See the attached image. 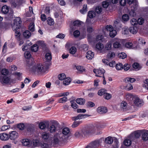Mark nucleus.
<instances>
[{"instance_id":"obj_1","label":"nucleus","mask_w":148,"mask_h":148,"mask_svg":"<svg viewBox=\"0 0 148 148\" xmlns=\"http://www.w3.org/2000/svg\"><path fill=\"white\" fill-rule=\"evenodd\" d=\"M34 62L29 61L27 65L29 67H31V71L38 75L42 74L44 73L47 70L49 67V64L45 63L43 65L39 64L37 66H34Z\"/></svg>"},{"instance_id":"obj_2","label":"nucleus","mask_w":148,"mask_h":148,"mask_svg":"<svg viewBox=\"0 0 148 148\" xmlns=\"http://www.w3.org/2000/svg\"><path fill=\"white\" fill-rule=\"evenodd\" d=\"M60 135L59 132L57 133L54 135L52 143L54 147L58 146L62 143V141H65Z\"/></svg>"},{"instance_id":"obj_3","label":"nucleus","mask_w":148,"mask_h":148,"mask_svg":"<svg viewBox=\"0 0 148 148\" xmlns=\"http://www.w3.org/2000/svg\"><path fill=\"white\" fill-rule=\"evenodd\" d=\"M91 132V131L88 129H84L77 131L74 134L76 138H81L83 137V135H85Z\"/></svg>"},{"instance_id":"obj_4","label":"nucleus","mask_w":148,"mask_h":148,"mask_svg":"<svg viewBox=\"0 0 148 148\" xmlns=\"http://www.w3.org/2000/svg\"><path fill=\"white\" fill-rule=\"evenodd\" d=\"M103 138H101L98 140H96L90 143L86 148H97L102 143Z\"/></svg>"},{"instance_id":"obj_5","label":"nucleus","mask_w":148,"mask_h":148,"mask_svg":"<svg viewBox=\"0 0 148 148\" xmlns=\"http://www.w3.org/2000/svg\"><path fill=\"white\" fill-rule=\"evenodd\" d=\"M59 134L65 140L67 139L70 136V130L67 127H65L62 130L61 132H59Z\"/></svg>"},{"instance_id":"obj_6","label":"nucleus","mask_w":148,"mask_h":148,"mask_svg":"<svg viewBox=\"0 0 148 148\" xmlns=\"http://www.w3.org/2000/svg\"><path fill=\"white\" fill-rule=\"evenodd\" d=\"M60 125L59 123L56 121H53L48 128V130L50 133H53L55 132L58 128H59Z\"/></svg>"},{"instance_id":"obj_7","label":"nucleus","mask_w":148,"mask_h":148,"mask_svg":"<svg viewBox=\"0 0 148 148\" xmlns=\"http://www.w3.org/2000/svg\"><path fill=\"white\" fill-rule=\"evenodd\" d=\"M21 23L22 21L20 18L16 17L14 20L13 24L12 25L13 30L19 29L21 27Z\"/></svg>"},{"instance_id":"obj_8","label":"nucleus","mask_w":148,"mask_h":148,"mask_svg":"<svg viewBox=\"0 0 148 148\" xmlns=\"http://www.w3.org/2000/svg\"><path fill=\"white\" fill-rule=\"evenodd\" d=\"M41 137L45 141L50 142L52 138L51 135L49 132H43L41 134Z\"/></svg>"},{"instance_id":"obj_9","label":"nucleus","mask_w":148,"mask_h":148,"mask_svg":"<svg viewBox=\"0 0 148 148\" xmlns=\"http://www.w3.org/2000/svg\"><path fill=\"white\" fill-rule=\"evenodd\" d=\"M105 29L109 32L110 36L112 37H114L116 35V31L114 29L112 26L111 25H107Z\"/></svg>"},{"instance_id":"obj_10","label":"nucleus","mask_w":148,"mask_h":148,"mask_svg":"<svg viewBox=\"0 0 148 148\" xmlns=\"http://www.w3.org/2000/svg\"><path fill=\"white\" fill-rule=\"evenodd\" d=\"M90 115L87 114H80L76 116L73 117L72 119L73 121H76L77 120L84 119L87 117H88Z\"/></svg>"},{"instance_id":"obj_11","label":"nucleus","mask_w":148,"mask_h":148,"mask_svg":"<svg viewBox=\"0 0 148 148\" xmlns=\"http://www.w3.org/2000/svg\"><path fill=\"white\" fill-rule=\"evenodd\" d=\"M93 72L96 74V76L97 77H101L100 76L103 75L104 76V73L105 72V70L102 69H94L93 70Z\"/></svg>"},{"instance_id":"obj_12","label":"nucleus","mask_w":148,"mask_h":148,"mask_svg":"<svg viewBox=\"0 0 148 148\" xmlns=\"http://www.w3.org/2000/svg\"><path fill=\"white\" fill-rule=\"evenodd\" d=\"M142 139L145 141L148 140V130H142L141 133Z\"/></svg>"},{"instance_id":"obj_13","label":"nucleus","mask_w":148,"mask_h":148,"mask_svg":"<svg viewBox=\"0 0 148 148\" xmlns=\"http://www.w3.org/2000/svg\"><path fill=\"white\" fill-rule=\"evenodd\" d=\"M10 80V78L7 76L0 75V82L3 84L8 83Z\"/></svg>"},{"instance_id":"obj_14","label":"nucleus","mask_w":148,"mask_h":148,"mask_svg":"<svg viewBox=\"0 0 148 148\" xmlns=\"http://www.w3.org/2000/svg\"><path fill=\"white\" fill-rule=\"evenodd\" d=\"M97 112L100 114L106 113L108 111L107 108L105 107H99L97 109Z\"/></svg>"},{"instance_id":"obj_15","label":"nucleus","mask_w":148,"mask_h":148,"mask_svg":"<svg viewBox=\"0 0 148 148\" xmlns=\"http://www.w3.org/2000/svg\"><path fill=\"white\" fill-rule=\"evenodd\" d=\"M9 139L15 140L18 137V133L15 131H12L9 132Z\"/></svg>"},{"instance_id":"obj_16","label":"nucleus","mask_w":148,"mask_h":148,"mask_svg":"<svg viewBox=\"0 0 148 148\" xmlns=\"http://www.w3.org/2000/svg\"><path fill=\"white\" fill-rule=\"evenodd\" d=\"M9 139L8 134L5 133L0 134V139L2 141H7Z\"/></svg>"},{"instance_id":"obj_17","label":"nucleus","mask_w":148,"mask_h":148,"mask_svg":"<svg viewBox=\"0 0 148 148\" xmlns=\"http://www.w3.org/2000/svg\"><path fill=\"white\" fill-rule=\"evenodd\" d=\"M121 41L120 39H118L116 41H114L113 44L114 48H120L121 47V44L120 43Z\"/></svg>"},{"instance_id":"obj_18","label":"nucleus","mask_w":148,"mask_h":148,"mask_svg":"<svg viewBox=\"0 0 148 148\" xmlns=\"http://www.w3.org/2000/svg\"><path fill=\"white\" fill-rule=\"evenodd\" d=\"M143 101L138 98H136L134 100V103L136 106H140L143 104Z\"/></svg>"},{"instance_id":"obj_19","label":"nucleus","mask_w":148,"mask_h":148,"mask_svg":"<svg viewBox=\"0 0 148 148\" xmlns=\"http://www.w3.org/2000/svg\"><path fill=\"white\" fill-rule=\"evenodd\" d=\"M94 55L93 52L91 51H89L86 53V57L88 59H91L94 57Z\"/></svg>"},{"instance_id":"obj_20","label":"nucleus","mask_w":148,"mask_h":148,"mask_svg":"<svg viewBox=\"0 0 148 148\" xmlns=\"http://www.w3.org/2000/svg\"><path fill=\"white\" fill-rule=\"evenodd\" d=\"M113 141L112 138L108 136L106 138L105 140V143L108 144H111Z\"/></svg>"},{"instance_id":"obj_21","label":"nucleus","mask_w":148,"mask_h":148,"mask_svg":"<svg viewBox=\"0 0 148 148\" xmlns=\"http://www.w3.org/2000/svg\"><path fill=\"white\" fill-rule=\"evenodd\" d=\"M129 29L130 32L133 34H136L138 31L137 27L135 26L130 27Z\"/></svg>"},{"instance_id":"obj_22","label":"nucleus","mask_w":148,"mask_h":148,"mask_svg":"<svg viewBox=\"0 0 148 148\" xmlns=\"http://www.w3.org/2000/svg\"><path fill=\"white\" fill-rule=\"evenodd\" d=\"M127 104L124 101H123L121 102L120 104V107L121 110H125L127 108Z\"/></svg>"},{"instance_id":"obj_23","label":"nucleus","mask_w":148,"mask_h":148,"mask_svg":"<svg viewBox=\"0 0 148 148\" xmlns=\"http://www.w3.org/2000/svg\"><path fill=\"white\" fill-rule=\"evenodd\" d=\"M76 102L78 104L80 105H84L85 102V100L83 98H77L76 101Z\"/></svg>"},{"instance_id":"obj_24","label":"nucleus","mask_w":148,"mask_h":148,"mask_svg":"<svg viewBox=\"0 0 148 148\" xmlns=\"http://www.w3.org/2000/svg\"><path fill=\"white\" fill-rule=\"evenodd\" d=\"M23 145L29 147L31 145L29 140L28 139H24L22 141Z\"/></svg>"},{"instance_id":"obj_25","label":"nucleus","mask_w":148,"mask_h":148,"mask_svg":"<svg viewBox=\"0 0 148 148\" xmlns=\"http://www.w3.org/2000/svg\"><path fill=\"white\" fill-rule=\"evenodd\" d=\"M142 130H138L134 132L133 134L136 138H138L141 135Z\"/></svg>"},{"instance_id":"obj_26","label":"nucleus","mask_w":148,"mask_h":148,"mask_svg":"<svg viewBox=\"0 0 148 148\" xmlns=\"http://www.w3.org/2000/svg\"><path fill=\"white\" fill-rule=\"evenodd\" d=\"M71 81V79L69 78L68 77L65 78L63 81V84L65 86H66L69 85Z\"/></svg>"},{"instance_id":"obj_27","label":"nucleus","mask_w":148,"mask_h":148,"mask_svg":"<svg viewBox=\"0 0 148 148\" xmlns=\"http://www.w3.org/2000/svg\"><path fill=\"white\" fill-rule=\"evenodd\" d=\"M124 81L126 83H127V82L132 83L134 82L136 80L133 78L127 77L125 79Z\"/></svg>"},{"instance_id":"obj_28","label":"nucleus","mask_w":148,"mask_h":148,"mask_svg":"<svg viewBox=\"0 0 148 148\" xmlns=\"http://www.w3.org/2000/svg\"><path fill=\"white\" fill-rule=\"evenodd\" d=\"M9 11V8L6 5L3 6L1 8V11L4 14H7Z\"/></svg>"},{"instance_id":"obj_29","label":"nucleus","mask_w":148,"mask_h":148,"mask_svg":"<svg viewBox=\"0 0 148 148\" xmlns=\"http://www.w3.org/2000/svg\"><path fill=\"white\" fill-rule=\"evenodd\" d=\"M124 45L126 48L129 49H132L133 47L132 43L131 42H126Z\"/></svg>"},{"instance_id":"obj_30","label":"nucleus","mask_w":148,"mask_h":148,"mask_svg":"<svg viewBox=\"0 0 148 148\" xmlns=\"http://www.w3.org/2000/svg\"><path fill=\"white\" fill-rule=\"evenodd\" d=\"M87 11V7L86 4L83 5V8L80 10V12L83 14L85 13Z\"/></svg>"},{"instance_id":"obj_31","label":"nucleus","mask_w":148,"mask_h":148,"mask_svg":"<svg viewBox=\"0 0 148 148\" xmlns=\"http://www.w3.org/2000/svg\"><path fill=\"white\" fill-rule=\"evenodd\" d=\"M110 1L109 0L103 1L102 3V6L104 8H107L109 5Z\"/></svg>"},{"instance_id":"obj_32","label":"nucleus","mask_w":148,"mask_h":148,"mask_svg":"<svg viewBox=\"0 0 148 148\" xmlns=\"http://www.w3.org/2000/svg\"><path fill=\"white\" fill-rule=\"evenodd\" d=\"M23 35L25 38H29L31 36V34L29 31L26 30L24 32Z\"/></svg>"},{"instance_id":"obj_33","label":"nucleus","mask_w":148,"mask_h":148,"mask_svg":"<svg viewBox=\"0 0 148 148\" xmlns=\"http://www.w3.org/2000/svg\"><path fill=\"white\" fill-rule=\"evenodd\" d=\"M81 121H75L72 125V127L73 128H75L77 127L80 123H82Z\"/></svg>"},{"instance_id":"obj_34","label":"nucleus","mask_w":148,"mask_h":148,"mask_svg":"<svg viewBox=\"0 0 148 148\" xmlns=\"http://www.w3.org/2000/svg\"><path fill=\"white\" fill-rule=\"evenodd\" d=\"M77 51V49L75 47H72L69 50V53L72 54H75Z\"/></svg>"},{"instance_id":"obj_35","label":"nucleus","mask_w":148,"mask_h":148,"mask_svg":"<svg viewBox=\"0 0 148 148\" xmlns=\"http://www.w3.org/2000/svg\"><path fill=\"white\" fill-rule=\"evenodd\" d=\"M38 47L37 45L34 44L31 47V50L34 52H36L38 51Z\"/></svg>"},{"instance_id":"obj_36","label":"nucleus","mask_w":148,"mask_h":148,"mask_svg":"<svg viewBox=\"0 0 148 148\" xmlns=\"http://www.w3.org/2000/svg\"><path fill=\"white\" fill-rule=\"evenodd\" d=\"M129 18V16L127 14H124L122 16V20L124 21H127Z\"/></svg>"},{"instance_id":"obj_37","label":"nucleus","mask_w":148,"mask_h":148,"mask_svg":"<svg viewBox=\"0 0 148 148\" xmlns=\"http://www.w3.org/2000/svg\"><path fill=\"white\" fill-rule=\"evenodd\" d=\"M112 48V43L110 42H108L106 45L105 49L107 50L111 49Z\"/></svg>"},{"instance_id":"obj_38","label":"nucleus","mask_w":148,"mask_h":148,"mask_svg":"<svg viewBox=\"0 0 148 148\" xmlns=\"http://www.w3.org/2000/svg\"><path fill=\"white\" fill-rule=\"evenodd\" d=\"M47 22L48 24L50 26L53 25L54 23L53 20L50 17L48 18Z\"/></svg>"},{"instance_id":"obj_39","label":"nucleus","mask_w":148,"mask_h":148,"mask_svg":"<svg viewBox=\"0 0 148 148\" xmlns=\"http://www.w3.org/2000/svg\"><path fill=\"white\" fill-rule=\"evenodd\" d=\"M128 84L125 86V89L127 90H130L132 89L133 88L132 86L130 83L127 82Z\"/></svg>"},{"instance_id":"obj_40","label":"nucleus","mask_w":148,"mask_h":148,"mask_svg":"<svg viewBox=\"0 0 148 148\" xmlns=\"http://www.w3.org/2000/svg\"><path fill=\"white\" fill-rule=\"evenodd\" d=\"M45 57L46 60L47 61H49L51 60L52 59L51 54L49 53H46Z\"/></svg>"},{"instance_id":"obj_41","label":"nucleus","mask_w":148,"mask_h":148,"mask_svg":"<svg viewBox=\"0 0 148 148\" xmlns=\"http://www.w3.org/2000/svg\"><path fill=\"white\" fill-rule=\"evenodd\" d=\"M88 16L90 18H92L95 16V12L93 11H89L88 13Z\"/></svg>"},{"instance_id":"obj_42","label":"nucleus","mask_w":148,"mask_h":148,"mask_svg":"<svg viewBox=\"0 0 148 148\" xmlns=\"http://www.w3.org/2000/svg\"><path fill=\"white\" fill-rule=\"evenodd\" d=\"M131 143V140L129 139H127L125 140L124 141V145L127 146H128L130 145Z\"/></svg>"},{"instance_id":"obj_43","label":"nucleus","mask_w":148,"mask_h":148,"mask_svg":"<svg viewBox=\"0 0 148 148\" xmlns=\"http://www.w3.org/2000/svg\"><path fill=\"white\" fill-rule=\"evenodd\" d=\"M103 45L100 43H97L96 46V48L99 50H101L103 48Z\"/></svg>"},{"instance_id":"obj_44","label":"nucleus","mask_w":148,"mask_h":148,"mask_svg":"<svg viewBox=\"0 0 148 148\" xmlns=\"http://www.w3.org/2000/svg\"><path fill=\"white\" fill-rule=\"evenodd\" d=\"M116 68L118 70H121L123 69V65L121 63H118L116 64Z\"/></svg>"},{"instance_id":"obj_45","label":"nucleus","mask_w":148,"mask_h":148,"mask_svg":"<svg viewBox=\"0 0 148 148\" xmlns=\"http://www.w3.org/2000/svg\"><path fill=\"white\" fill-rule=\"evenodd\" d=\"M115 54L114 52H110L107 55V57L109 58L112 59L114 58Z\"/></svg>"},{"instance_id":"obj_46","label":"nucleus","mask_w":148,"mask_h":148,"mask_svg":"<svg viewBox=\"0 0 148 148\" xmlns=\"http://www.w3.org/2000/svg\"><path fill=\"white\" fill-rule=\"evenodd\" d=\"M67 100V98L66 97H64L59 99L58 102L60 103H63L66 102Z\"/></svg>"},{"instance_id":"obj_47","label":"nucleus","mask_w":148,"mask_h":148,"mask_svg":"<svg viewBox=\"0 0 148 148\" xmlns=\"http://www.w3.org/2000/svg\"><path fill=\"white\" fill-rule=\"evenodd\" d=\"M29 29L31 32H33L34 31V23H32L30 24Z\"/></svg>"},{"instance_id":"obj_48","label":"nucleus","mask_w":148,"mask_h":148,"mask_svg":"<svg viewBox=\"0 0 148 148\" xmlns=\"http://www.w3.org/2000/svg\"><path fill=\"white\" fill-rule=\"evenodd\" d=\"M102 11V9L101 7L98 6L96 7L95 11L97 14L100 13Z\"/></svg>"},{"instance_id":"obj_49","label":"nucleus","mask_w":148,"mask_h":148,"mask_svg":"<svg viewBox=\"0 0 148 148\" xmlns=\"http://www.w3.org/2000/svg\"><path fill=\"white\" fill-rule=\"evenodd\" d=\"M58 78L60 80H64L66 78V75L64 73L60 74L58 75Z\"/></svg>"},{"instance_id":"obj_50","label":"nucleus","mask_w":148,"mask_h":148,"mask_svg":"<svg viewBox=\"0 0 148 148\" xmlns=\"http://www.w3.org/2000/svg\"><path fill=\"white\" fill-rule=\"evenodd\" d=\"M17 127L20 130H22L24 129L25 126L23 123H19L17 125Z\"/></svg>"},{"instance_id":"obj_51","label":"nucleus","mask_w":148,"mask_h":148,"mask_svg":"<svg viewBox=\"0 0 148 148\" xmlns=\"http://www.w3.org/2000/svg\"><path fill=\"white\" fill-rule=\"evenodd\" d=\"M143 87L146 89L147 90H148V79H146L144 81V84L143 85Z\"/></svg>"},{"instance_id":"obj_52","label":"nucleus","mask_w":148,"mask_h":148,"mask_svg":"<svg viewBox=\"0 0 148 148\" xmlns=\"http://www.w3.org/2000/svg\"><path fill=\"white\" fill-rule=\"evenodd\" d=\"M112 96L111 94L109 93H105L104 95V97L105 99H109L111 98Z\"/></svg>"},{"instance_id":"obj_53","label":"nucleus","mask_w":148,"mask_h":148,"mask_svg":"<svg viewBox=\"0 0 148 148\" xmlns=\"http://www.w3.org/2000/svg\"><path fill=\"white\" fill-rule=\"evenodd\" d=\"M70 103H71V107L74 109H76L78 107V106L75 102H74L73 101H71Z\"/></svg>"},{"instance_id":"obj_54","label":"nucleus","mask_w":148,"mask_h":148,"mask_svg":"<svg viewBox=\"0 0 148 148\" xmlns=\"http://www.w3.org/2000/svg\"><path fill=\"white\" fill-rule=\"evenodd\" d=\"M39 127L41 129L43 130L45 128L46 125L45 123L41 122L39 124Z\"/></svg>"},{"instance_id":"obj_55","label":"nucleus","mask_w":148,"mask_h":148,"mask_svg":"<svg viewBox=\"0 0 148 148\" xmlns=\"http://www.w3.org/2000/svg\"><path fill=\"white\" fill-rule=\"evenodd\" d=\"M8 70L5 69H2L1 71V73L3 75H6L8 74Z\"/></svg>"},{"instance_id":"obj_56","label":"nucleus","mask_w":148,"mask_h":148,"mask_svg":"<svg viewBox=\"0 0 148 148\" xmlns=\"http://www.w3.org/2000/svg\"><path fill=\"white\" fill-rule=\"evenodd\" d=\"M130 64H125L124 65V66H123V68L125 71H126L130 69Z\"/></svg>"},{"instance_id":"obj_57","label":"nucleus","mask_w":148,"mask_h":148,"mask_svg":"<svg viewBox=\"0 0 148 148\" xmlns=\"http://www.w3.org/2000/svg\"><path fill=\"white\" fill-rule=\"evenodd\" d=\"M129 28H124L123 31V34L125 35L128 34L130 32Z\"/></svg>"},{"instance_id":"obj_58","label":"nucleus","mask_w":148,"mask_h":148,"mask_svg":"<svg viewBox=\"0 0 148 148\" xmlns=\"http://www.w3.org/2000/svg\"><path fill=\"white\" fill-rule=\"evenodd\" d=\"M105 93L104 89H102L98 91V94L99 95L101 96L103 95H104Z\"/></svg>"},{"instance_id":"obj_59","label":"nucleus","mask_w":148,"mask_h":148,"mask_svg":"<svg viewBox=\"0 0 148 148\" xmlns=\"http://www.w3.org/2000/svg\"><path fill=\"white\" fill-rule=\"evenodd\" d=\"M95 104L91 101H88L87 103V106L88 107H93L95 106Z\"/></svg>"},{"instance_id":"obj_60","label":"nucleus","mask_w":148,"mask_h":148,"mask_svg":"<svg viewBox=\"0 0 148 148\" xmlns=\"http://www.w3.org/2000/svg\"><path fill=\"white\" fill-rule=\"evenodd\" d=\"M81 21H75L73 23V26H79V25H81Z\"/></svg>"},{"instance_id":"obj_61","label":"nucleus","mask_w":148,"mask_h":148,"mask_svg":"<svg viewBox=\"0 0 148 148\" xmlns=\"http://www.w3.org/2000/svg\"><path fill=\"white\" fill-rule=\"evenodd\" d=\"M119 57L121 59H124L127 57V55L126 53L124 52L121 53L119 54Z\"/></svg>"},{"instance_id":"obj_62","label":"nucleus","mask_w":148,"mask_h":148,"mask_svg":"<svg viewBox=\"0 0 148 148\" xmlns=\"http://www.w3.org/2000/svg\"><path fill=\"white\" fill-rule=\"evenodd\" d=\"M25 56L26 58L29 59L31 56V55L29 52L28 51L25 52Z\"/></svg>"},{"instance_id":"obj_63","label":"nucleus","mask_w":148,"mask_h":148,"mask_svg":"<svg viewBox=\"0 0 148 148\" xmlns=\"http://www.w3.org/2000/svg\"><path fill=\"white\" fill-rule=\"evenodd\" d=\"M80 34L79 31L78 30H76L75 31L73 32V35L75 37H78Z\"/></svg>"},{"instance_id":"obj_64","label":"nucleus","mask_w":148,"mask_h":148,"mask_svg":"<svg viewBox=\"0 0 148 148\" xmlns=\"http://www.w3.org/2000/svg\"><path fill=\"white\" fill-rule=\"evenodd\" d=\"M41 148H48V145L47 143H41L40 145Z\"/></svg>"}]
</instances>
